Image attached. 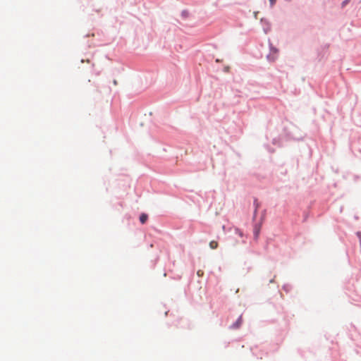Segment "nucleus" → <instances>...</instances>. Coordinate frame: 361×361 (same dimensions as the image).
<instances>
[{"instance_id":"nucleus-1","label":"nucleus","mask_w":361,"mask_h":361,"mask_svg":"<svg viewBox=\"0 0 361 361\" xmlns=\"http://www.w3.org/2000/svg\"><path fill=\"white\" fill-rule=\"evenodd\" d=\"M279 50L276 48L270 47L269 54L267 56V58L270 61H274L278 57Z\"/></svg>"},{"instance_id":"nucleus-2","label":"nucleus","mask_w":361,"mask_h":361,"mask_svg":"<svg viewBox=\"0 0 361 361\" xmlns=\"http://www.w3.org/2000/svg\"><path fill=\"white\" fill-rule=\"evenodd\" d=\"M242 322H243L242 316H240L239 318L238 319V320L234 324H233V325L231 326V328L234 329H238L241 326Z\"/></svg>"},{"instance_id":"nucleus-3","label":"nucleus","mask_w":361,"mask_h":361,"mask_svg":"<svg viewBox=\"0 0 361 361\" xmlns=\"http://www.w3.org/2000/svg\"><path fill=\"white\" fill-rule=\"evenodd\" d=\"M260 232V226H255L254 228V237L255 239L258 238V236L259 235Z\"/></svg>"},{"instance_id":"nucleus-4","label":"nucleus","mask_w":361,"mask_h":361,"mask_svg":"<svg viewBox=\"0 0 361 361\" xmlns=\"http://www.w3.org/2000/svg\"><path fill=\"white\" fill-rule=\"evenodd\" d=\"M148 219V216L146 214H142L140 216V221L141 224H144Z\"/></svg>"},{"instance_id":"nucleus-5","label":"nucleus","mask_w":361,"mask_h":361,"mask_svg":"<svg viewBox=\"0 0 361 361\" xmlns=\"http://www.w3.org/2000/svg\"><path fill=\"white\" fill-rule=\"evenodd\" d=\"M218 242L217 241H215V240H212L210 243H209V247L211 249H216L218 247Z\"/></svg>"},{"instance_id":"nucleus-6","label":"nucleus","mask_w":361,"mask_h":361,"mask_svg":"<svg viewBox=\"0 0 361 361\" xmlns=\"http://www.w3.org/2000/svg\"><path fill=\"white\" fill-rule=\"evenodd\" d=\"M235 233L240 238H243V233L241 230H240L239 228H235Z\"/></svg>"},{"instance_id":"nucleus-7","label":"nucleus","mask_w":361,"mask_h":361,"mask_svg":"<svg viewBox=\"0 0 361 361\" xmlns=\"http://www.w3.org/2000/svg\"><path fill=\"white\" fill-rule=\"evenodd\" d=\"M254 204L255 206V212H254V216H255L256 214H257V209L259 207V203H258L257 200H255Z\"/></svg>"},{"instance_id":"nucleus-8","label":"nucleus","mask_w":361,"mask_h":361,"mask_svg":"<svg viewBox=\"0 0 361 361\" xmlns=\"http://www.w3.org/2000/svg\"><path fill=\"white\" fill-rule=\"evenodd\" d=\"M350 0H344L342 3H341V7L342 8H344L349 2H350Z\"/></svg>"},{"instance_id":"nucleus-9","label":"nucleus","mask_w":361,"mask_h":361,"mask_svg":"<svg viewBox=\"0 0 361 361\" xmlns=\"http://www.w3.org/2000/svg\"><path fill=\"white\" fill-rule=\"evenodd\" d=\"M357 237L359 238L360 241H361V232H360V231H358V232L357 233Z\"/></svg>"},{"instance_id":"nucleus-10","label":"nucleus","mask_w":361,"mask_h":361,"mask_svg":"<svg viewBox=\"0 0 361 361\" xmlns=\"http://www.w3.org/2000/svg\"><path fill=\"white\" fill-rule=\"evenodd\" d=\"M276 0H269L271 5V6L274 5V4L276 3Z\"/></svg>"},{"instance_id":"nucleus-11","label":"nucleus","mask_w":361,"mask_h":361,"mask_svg":"<svg viewBox=\"0 0 361 361\" xmlns=\"http://www.w3.org/2000/svg\"><path fill=\"white\" fill-rule=\"evenodd\" d=\"M200 272H201V271H197V275H198V276H200Z\"/></svg>"}]
</instances>
